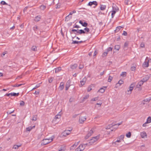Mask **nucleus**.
<instances>
[{"label":"nucleus","mask_w":151,"mask_h":151,"mask_svg":"<svg viewBox=\"0 0 151 151\" xmlns=\"http://www.w3.org/2000/svg\"><path fill=\"white\" fill-rule=\"evenodd\" d=\"M71 31L75 32H74V33L76 35H78L82 34H85L86 33L87 34V32H88L89 31V29L88 28L86 27L84 28V30L72 29L71 30Z\"/></svg>","instance_id":"1"},{"label":"nucleus","mask_w":151,"mask_h":151,"mask_svg":"<svg viewBox=\"0 0 151 151\" xmlns=\"http://www.w3.org/2000/svg\"><path fill=\"white\" fill-rule=\"evenodd\" d=\"M52 140L53 139L52 138L44 139L42 141L41 145H43L47 144L52 141Z\"/></svg>","instance_id":"2"},{"label":"nucleus","mask_w":151,"mask_h":151,"mask_svg":"<svg viewBox=\"0 0 151 151\" xmlns=\"http://www.w3.org/2000/svg\"><path fill=\"white\" fill-rule=\"evenodd\" d=\"M99 137L98 136L93 137L92 138L89 140V143H90L91 145L93 144L97 140L99 139Z\"/></svg>","instance_id":"3"},{"label":"nucleus","mask_w":151,"mask_h":151,"mask_svg":"<svg viewBox=\"0 0 151 151\" xmlns=\"http://www.w3.org/2000/svg\"><path fill=\"white\" fill-rule=\"evenodd\" d=\"M86 119V116H80L79 119V122L80 124H83Z\"/></svg>","instance_id":"4"},{"label":"nucleus","mask_w":151,"mask_h":151,"mask_svg":"<svg viewBox=\"0 0 151 151\" xmlns=\"http://www.w3.org/2000/svg\"><path fill=\"white\" fill-rule=\"evenodd\" d=\"M19 93H6L5 95V96H17L19 95Z\"/></svg>","instance_id":"5"},{"label":"nucleus","mask_w":151,"mask_h":151,"mask_svg":"<svg viewBox=\"0 0 151 151\" xmlns=\"http://www.w3.org/2000/svg\"><path fill=\"white\" fill-rule=\"evenodd\" d=\"M92 5H94L95 6H96L98 5V3L97 1H93L89 2L88 4V6H91Z\"/></svg>","instance_id":"6"},{"label":"nucleus","mask_w":151,"mask_h":151,"mask_svg":"<svg viewBox=\"0 0 151 151\" xmlns=\"http://www.w3.org/2000/svg\"><path fill=\"white\" fill-rule=\"evenodd\" d=\"M93 133V132L92 130H91L90 131H88L87 134L85 137V139H86L88 138Z\"/></svg>","instance_id":"7"},{"label":"nucleus","mask_w":151,"mask_h":151,"mask_svg":"<svg viewBox=\"0 0 151 151\" xmlns=\"http://www.w3.org/2000/svg\"><path fill=\"white\" fill-rule=\"evenodd\" d=\"M86 80L87 78L86 77L83 78L82 80L80 82L81 85L80 86L82 87L85 84Z\"/></svg>","instance_id":"8"},{"label":"nucleus","mask_w":151,"mask_h":151,"mask_svg":"<svg viewBox=\"0 0 151 151\" xmlns=\"http://www.w3.org/2000/svg\"><path fill=\"white\" fill-rule=\"evenodd\" d=\"M149 60H148L147 62L145 61L142 64V67L143 68H146L148 67L149 65Z\"/></svg>","instance_id":"9"},{"label":"nucleus","mask_w":151,"mask_h":151,"mask_svg":"<svg viewBox=\"0 0 151 151\" xmlns=\"http://www.w3.org/2000/svg\"><path fill=\"white\" fill-rule=\"evenodd\" d=\"M79 23L81 24L84 27H86L88 26V23L86 22H83L81 21L80 20L79 21Z\"/></svg>","instance_id":"10"},{"label":"nucleus","mask_w":151,"mask_h":151,"mask_svg":"<svg viewBox=\"0 0 151 151\" xmlns=\"http://www.w3.org/2000/svg\"><path fill=\"white\" fill-rule=\"evenodd\" d=\"M140 135L141 137L142 138H145V137H147V134L146 132L144 131L141 132Z\"/></svg>","instance_id":"11"},{"label":"nucleus","mask_w":151,"mask_h":151,"mask_svg":"<svg viewBox=\"0 0 151 151\" xmlns=\"http://www.w3.org/2000/svg\"><path fill=\"white\" fill-rule=\"evenodd\" d=\"M70 133V132L69 131H68V130H66L63 133V136L66 137L67 135H69Z\"/></svg>","instance_id":"12"},{"label":"nucleus","mask_w":151,"mask_h":151,"mask_svg":"<svg viewBox=\"0 0 151 151\" xmlns=\"http://www.w3.org/2000/svg\"><path fill=\"white\" fill-rule=\"evenodd\" d=\"M64 83L63 82H61L59 87V89L60 90H62L64 88Z\"/></svg>","instance_id":"13"},{"label":"nucleus","mask_w":151,"mask_h":151,"mask_svg":"<svg viewBox=\"0 0 151 151\" xmlns=\"http://www.w3.org/2000/svg\"><path fill=\"white\" fill-rule=\"evenodd\" d=\"M144 83V82L142 81V80H141L140 81H139L137 85L136 86V87L137 88H139L141 86H142Z\"/></svg>","instance_id":"14"},{"label":"nucleus","mask_w":151,"mask_h":151,"mask_svg":"<svg viewBox=\"0 0 151 151\" xmlns=\"http://www.w3.org/2000/svg\"><path fill=\"white\" fill-rule=\"evenodd\" d=\"M112 10H114L115 11L117 12L119 11V9L118 7L115 5H114L113 4L112 6Z\"/></svg>","instance_id":"15"},{"label":"nucleus","mask_w":151,"mask_h":151,"mask_svg":"<svg viewBox=\"0 0 151 151\" xmlns=\"http://www.w3.org/2000/svg\"><path fill=\"white\" fill-rule=\"evenodd\" d=\"M41 19V17L40 16H37L35 17V21L36 22L39 21Z\"/></svg>","instance_id":"16"},{"label":"nucleus","mask_w":151,"mask_h":151,"mask_svg":"<svg viewBox=\"0 0 151 151\" xmlns=\"http://www.w3.org/2000/svg\"><path fill=\"white\" fill-rule=\"evenodd\" d=\"M78 66V65L76 64H74L73 65H70V68L72 69H74L76 68Z\"/></svg>","instance_id":"17"},{"label":"nucleus","mask_w":151,"mask_h":151,"mask_svg":"<svg viewBox=\"0 0 151 151\" xmlns=\"http://www.w3.org/2000/svg\"><path fill=\"white\" fill-rule=\"evenodd\" d=\"M70 82L69 81H68L66 83V84L65 85V90H67L68 89V88L70 86Z\"/></svg>","instance_id":"18"},{"label":"nucleus","mask_w":151,"mask_h":151,"mask_svg":"<svg viewBox=\"0 0 151 151\" xmlns=\"http://www.w3.org/2000/svg\"><path fill=\"white\" fill-rule=\"evenodd\" d=\"M35 126H32V127H28L26 128V130L27 131H30L32 129H33V128H35Z\"/></svg>","instance_id":"19"},{"label":"nucleus","mask_w":151,"mask_h":151,"mask_svg":"<svg viewBox=\"0 0 151 151\" xmlns=\"http://www.w3.org/2000/svg\"><path fill=\"white\" fill-rule=\"evenodd\" d=\"M61 70V67H59L55 69V72L56 73H58Z\"/></svg>","instance_id":"20"},{"label":"nucleus","mask_w":151,"mask_h":151,"mask_svg":"<svg viewBox=\"0 0 151 151\" xmlns=\"http://www.w3.org/2000/svg\"><path fill=\"white\" fill-rule=\"evenodd\" d=\"M122 28V27L120 26L117 27L115 30V32H118Z\"/></svg>","instance_id":"21"},{"label":"nucleus","mask_w":151,"mask_h":151,"mask_svg":"<svg viewBox=\"0 0 151 151\" xmlns=\"http://www.w3.org/2000/svg\"><path fill=\"white\" fill-rule=\"evenodd\" d=\"M100 8L101 10H104L106 8V6L105 5H103L102 4L100 5Z\"/></svg>","instance_id":"22"},{"label":"nucleus","mask_w":151,"mask_h":151,"mask_svg":"<svg viewBox=\"0 0 151 151\" xmlns=\"http://www.w3.org/2000/svg\"><path fill=\"white\" fill-rule=\"evenodd\" d=\"M78 147L80 148V149H81L82 151H83L85 148V147L83 144L80 145Z\"/></svg>","instance_id":"23"},{"label":"nucleus","mask_w":151,"mask_h":151,"mask_svg":"<svg viewBox=\"0 0 151 151\" xmlns=\"http://www.w3.org/2000/svg\"><path fill=\"white\" fill-rule=\"evenodd\" d=\"M65 150L64 146H61L59 149L58 151H64Z\"/></svg>","instance_id":"24"},{"label":"nucleus","mask_w":151,"mask_h":151,"mask_svg":"<svg viewBox=\"0 0 151 151\" xmlns=\"http://www.w3.org/2000/svg\"><path fill=\"white\" fill-rule=\"evenodd\" d=\"M133 85L132 84H131L129 86V90H127V91H132L133 89Z\"/></svg>","instance_id":"25"},{"label":"nucleus","mask_w":151,"mask_h":151,"mask_svg":"<svg viewBox=\"0 0 151 151\" xmlns=\"http://www.w3.org/2000/svg\"><path fill=\"white\" fill-rule=\"evenodd\" d=\"M60 113V112H59L57 115H56L55 117V119H60L61 117V116L60 114H59Z\"/></svg>","instance_id":"26"},{"label":"nucleus","mask_w":151,"mask_h":151,"mask_svg":"<svg viewBox=\"0 0 151 151\" xmlns=\"http://www.w3.org/2000/svg\"><path fill=\"white\" fill-rule=\"evenodd\" d=\"M151 98L150 97H149L148 98L145 99H144L143 100V101H144V102H149L151 100Z\"/></svg>","instance_id":"27"},{"label":"nucleus","mask_w":151,"mask_h":151,"mask_svg":"<svg viewBox=\"0 0 151 151\" xmlns=\"http://www.w3.org/2000/svg\"><path fill=\"white\" fill-rule=\"evenodd\" d=\"M46 8V6L44 5H41L40 6V9L41 10H44Z\"/></svg>","instance_id":"28"},{"label":"nucleus","mask_w":151,"mask_h":151,"mask_svg":"<svg viewBox=\"0 0 151 151\" xmlns=\"http://www.w3.org/2000/svg\"><path fill=\"white\" fill-rule=\"evenodd\" d=\"M105 89H104L103 88H101L98 91H99V92L101 93H103L105 92Z\"/></svg>","instance_id":"29"},{"label":"nucleus","mask_w":151,"mask_h":151,"mask_svg":"<svg viewBox=\"0 0 151 151\" xmlns=\"http://www.w3.org/2000/svg\"><path fill=\"white\" fill-rule=\"evenodd\" d=\"M31 50L32 51H36L37 50V47L36 46H33L32 47Z\"/></svg>","instance_id":"30"},{"label":"nucleus","mask_w":151,"mask_h":151,"mask_svg":"<svg viewBox=\"0 0 151 151\" xmlns=\"http://www.w3.org/2000/svg\"><path fill=\"white\" fill-rule=\"evenodd\" d=\"M111 12H112L111 14V18H113L114 17V14H115V13L116 12L114 10H112V11H111Z\"/></svg>","instance_id":"31"},{"label":"nucleus","mask_w":151,"mask_h":151,"mask_svg":"<svg viewBox=\"0 0 151 151\" xmlns=\"http://www.w3.org/2000/svg\"><path fill=\"white\" fill-rule=\"evenodd\" d=\"M123 81L122 80H120L119 82H118V83H116V85H117L118 84H119V86H120L121 85H122V84L123 83Z\"/></svg>","instance_id":"32"},{"label":"nucleus","mask_w":151,"mask_h":151,"mask_svg":"<svg viewBox=\"0 0 151 151\" xmlns=\"http://www.w3.org/2000/svg\"><path fill=\"white\" fill-rule=\"evenodd\" d=\"M120 48V46L119 45H116L114 46V49L116 50H119Z\"/></svg>","instance_id":"33"},{"label":"nucleus","mask_w":151,"mask_h":151,"mask_svg":"<svg viewBox=\"0 0 151 151\" xmlns=\"http://www.w3.org/2000/svg\"><path fill=\"white\" fill-rule=\"evenodd\" d=\"M151 122V117L150 116H149L147 119V120L146 123H149Z\"/></svg>","instance_id":"34"},{"label":"nucleus","mask_w":151,"mask_h":151,"mask_svg":"<svg viewBox=\"0 0 151 151\" xmlns=\"http://www.w3.org/2000/svg\"><path fill=\"white\" fill-rule=\"evenodd\" d=\"M131 133L130 132H129L127 133L126 134V136L127 138H130L131 137Z\"/></svg>","instance_id":"35"},{"label":"nucleus","mask_w":151,"mask_h":151,"mask_svg":"<svg viewBox=\"0 0 151 151\" xmlns=\"http://www.w3.org/2000/svg\"><path fill=\"white\" fill-rule=\"evenodd\" d=\"M112 77L110 75L109 76L108 80V82H110L112 81Z\"/></svg>","instance_id":"36"},{"label":"nucleus","mask_w":151,"mask_h":151,"mask_svg":"<svg viewBox=\"0 0 151 151\" xmlns=\"http://www.w3.org/2000/svg\"><path fill=\"white\" fill-rule=\"evenodd\" d=\"M72 18V17H69V15H68L65 17V20H67V21H69Z\"/></svg>","instance_id":"37"},{"label":"nucleus","mask_w":151,"mask_h":151,"mask_svg":"<svg viewBox=\"0 0 151 151\" xmlns=\"http://www.w3.org/2000/svg\"><path fill=\"white\" fill-rule=\"evenodd\" d=\"M78 145V142L77 143H75L70 147V149H73V148H75Z\"/></svg>","instance_id":"38"},{"label":"nucleus","mask_w":151,"mask_h":151,"mask_svg":"<svg viewBox=\"0 0 151 151\" xmlns=\"http://www.w3.org/2000/svg\"><path fill=\"white\" fill-rule=\"evenodd\" d=\"M114 126V124H113V123L107 126V128H106V129H109L110 127H112Z\"/></svg>","instance_id":"39"},{"label":"nucleus","mask_w":151,"mask_h":151,"mask_svg":"<svg viewBox=\"0 0 151 151\" xmlns=\"http://www.w3.org/2000/svg\"><path fill=\"white\" fill-rule=\"evenodd\" d=\"M37 115H34L32 119V121H35L37 119Z\"/></svg>","instance_id":"40"},{"label":"nucleus","mask_w":151,"mask_h":151,"mask_svg":"<svg viewBox=\"0 0 151 151\" xmlns=\"http://www.w3.org/2000/svg\"><path fill=\"white\" fill-rule=\"evenodd\" d=\"M40 83H39L36 85L32 89L31 91L35 90L39 87L40 86Z\"/></svg>","instance_id":"41"},{"label":"nucleus","mask_w":151,"mask_h":151,"mask_svg":"<svg viewBox=\"0 0 151 151\" xmlns=\"http://www.w3.org/2000/svg\"><path fill=\"white\" fill-rule=\"evenodd\" d=\"M107 54L108 53L106 52H104L102 54V57L103 58H104L106 56Z\"/></svg>","instance_id":"42"},{"label":"nucleus","mask_w":151,"mask_h":151,"mask_svg":"<svg viewBox=\"0 0 151 151\" xmlns=\"http://www.w3.org/2000/svg\"><path fill=\"white\" fill-rule=\"evenodd\" d=\"M112 49V48L111 47H109L108 48L106 49V52L108 53V52L110 51H111Z\"/></svg>","instance_id":"43"},{"label":"nucleus","mask_w":151,"mask_h":151,"mask_svg":"<svg viewBox=\"0 0 151 151\" xmlns=\"http://www.w3.org/2000/svg\"><path fill=\"white\" fill-rule=\"evenodd\" d=\"M127 73L126 72H122L121 74V76L124 77L126 76Z\"/></svg>","instance_id":"44"},{"label":"nucleus","mask_w":151,"mask_h":151,"mask_svg":"<svg viewBox=\"0 0 151 151\" xmlns=\"http://www.w3.org/2000/svg\"><path fill=\"white\" fill-rule=\"evenodd\" d=\"M89 97V95L88 94L86 95L83 98V101H84V100L88 99Z\"/></svg>","instance_id":"45"},{"label":"nucleus","mask_w":151,"mask_h":151,"mask_svg":"<svg viewBox=\"0 0 151 151\" xmlns=\"http://www.w3.org/2000/svg\"><path fill=\"white\" fill-rule=\"evenodd\" d=\"M20 145L18 146L17 145H15L13 146V148L15 149H17L19 147H20Z\"/></svg>","instance_id":"46"},{"label":"nucleus","mask_w":151,"mask_h":151,"mask_svg":"<svg viewBox=\"0 0 151 151\" xmlns=\"http://www.w3.org/2000/svg\"><path fill=\"white\" fill-rule=\"evenodd\" d=\"M83 144V145H84V147H85L87 145L89 146V145H91L90 143H89V141H88V143H85V144Z\"/></svg>","instance_id":"47"},{"label":"nucleus","mask_w":151,"mask_h":151,"mask_svg":"<svg viewBox=\"0 0 151 151\" xmlns=\"http://www.w3.org/2000/svg\"><path fill=\"white\" fill-rule=\"evenodd\" d=\"M136 67L135 66H132L131 68V70L132 71H134L135 70Z\"/></svg>","instance_id":"48"},{"label":"nucleus","mask_w":151,"mask_h":151,"mask_svg":"<svg viewBox=\"0 0 151 151\" xmlns=\"http://www.w3.org/2000/svg\"><path fill=\"white\" fill-rule=\"evenodd\" d=\"M124 2L125 4L127 5L129 4V3H130L129 0H125Z\"/></svg>","instance_id":"49"},{"label":"nucleus","mask_w":151,"mask_h":151,"mask_svg":"<svg viewBox=\"0 0 151 151\" xmlns=\"http://www.w3.org/2000/svg\"><path fill=\"white\" fill-rule=\"evenodd\" d=\"M84 67V65L83 64H80L79 66V69H82Z\"/></svg>","instance_id":"50"},{"label":"nucleus","mask_w":151,"mask_h":151,"mask_svg":"<svg viewBox=\"0 0 151 151\" xmlns=\"http://www.w3.org/2000/svg\"><path fill=\"white\" fill-rule=\"evenodd\" d=\"M124 137V135H120L119 137V138L120 139L122 140L123 139Z\"/></svg>","instance_id":"51"},{"label":"nucleus","mask_w":151,"mask_h":151,"mask_svg":"<svg viewBox=\"0 0 151 151\" xmlns=\"http://www.w3.org/2000/svg\"><path fill=\"white\" fill-rule=\"evenodd\" d=\"M25 103L23 101H21L20 103V105L21 106H23L24 105Z\"/></svg>","instance_id":"52"},{"label":"nucleus","mask_w":151,"mask_h":151,"mask_svg":"<svg viewBox=\"0 0 151 151\" xmlns=\"http://www.w3.org/2000/svg\"><path fill=\"white\" fill-rule=\"evenodd\" d=\"M72 44H78V41H74V40H72Z\"/></svg>","instance_id":"53"},{"label":"nucleus","mask_w":151,"mask_h":151,"mask_svg":"<svg viewBox=\"0 0 151 151\" xmlns=\"http://www.w3.org/2000/svg\"><path fill=\"white\" fill-rule=\"evenodd\" d=\"M122 122H121L120 123H118V124H114V126L117 125V127L116 128H118V126L119 125L121 124H122Z\"/></svg>","instance_id":"54"},{"label":"nucleus","mask_w":151,"mask_h":151,"mask_svg":"<svg viewBox=\"0 0 151 151\" xmlns=\"http://www.w3.org/2000/svg\"><path fill=\"white\" fill-rule=\"evenodd\" d=\"M1 4L3 5H7V3L4 1H1Z\"/></svg>","instance_id":"55"},{"label":"nucleus","mask_w":151,"mask_h":151,"mask_svg":"<svg viewBox=\"0 0 151 151\" xmlns=\"http://www.w3.org/2000/svg\"><path fill=\"white\" fill-rule=\"evenodd\" d=\"M129 43L128 42H125L124 45V47H127Z\"/></svg>","instance_id":"56"},{"label":"nucleus","mask_w":151,"mask_h":151,"mask_svg":"<svg viewBox=\"0 0 151 151\" xmlns=\"http://www.w3.org/2000/svg\"><path fill=\"white\" fill-rule=\"evenodd\" d=\"M91 86H90L88 87V89H87V91L88 92L92 90V88H91Z\"/></svg>","instance_id":"57"},{"label":"nucleus","mask_w":151,"mask_h":151,"mask_svg":"<svg viewBox=\"0 0 151 151\" xmlns=\"http://www.w3.org/2000/svg\"><path fill=\"white\" fill-rule=\"evenodd\" d=\"M33 29L35 31H36L38 29V27L37 26L35 25L33 27Z\"/></svg>","instance_id":"58"},{"label":"nucleus","mask_w":151,"mask_h":151,"mask_svg":"<svg viewBox=\"0 0 151 151\" xmlns=\"http://www.w3.org/2000/svg\"><path fill=\"white\" fill-rule=\"evenodd\" d=\"M40 93V91L39 90H37V91H35L34 93L35 95H38Z\"/></svg>","instance_id":"59"},{"label":"nucleus","mask_w":151,"mask_h":151,"mask_svg":"<svg viewBox=\"0 0 151 151\" xmlns=\"http://www.w3.org/2000/svg\"><path fill=\"white\" fill-rule=\"evenodd\" d=\"M53 80L52 78H51L49 79L48 81L49 83L52 82Z\"/></svg>","instance_id":"60"},{"label":"nucleus","mask_w":151,"mask_h":151,"mask_svg":"<svg viewBox=\"0 0 151 151\" xmlns=\"http://www.w3.org/2000/svg\"><path fill=\"white\" fill-rule=\"evenodd\" d=\"M122 35H123L126 36L127 35V33L125 31H124L123 32Z\"/></svg>","instance_id":"61"},{"label":"nucleus","mask_w":151,"mask_h":151,"mask_svg":"<svg viewBox=\"0 0 151 151\" xmlns=\"http://www.w3.org/2000/svg\"><path fill=\"white\" fill-rule=\"evenodd\" d=\"M28 8V6L25 7L23 10V12L24 13L25 12H27V10Z\"/></svg>","instance_id":"62"},{"label":"nucleus","mask_w":151,"mask_h":151,"mask_svg":"<svg viewBox=\"0 0 151 151\" xmlns=\"http://www.w3.org/2000/svg\"><path fill=\"white\" fill-rule=\"evenodd\" d=\"M14 111V110H13V111H8L7 112V113L8 114H11L13 113Z\"/></svg>","instance_id":"63"},{"label":"nucleus","mask_w":151,"mask_h":151,"mask_svg":"<svg viewBox=\"0 0 151 151\" xmlns=\"http://www.w3.org/2000/svg\"><path fill=\"white\" fill-rule=\"evenodd\" d=\"M75 151H82L81 150V149H80V148H79L78 147L76 149Z\"/></svg>","instance_id":"64"}]
</instances>
